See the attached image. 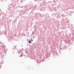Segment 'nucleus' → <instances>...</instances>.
<instances>
[{"instance_id": "obj_1", "label": "nucleus", "mask_w": 74, "mask_h": 74, "mask_svg": "<svg viewBox=\"0 0 74 74\" xmlns=\"http://www.w3.org/2000/svg\"><path fill=\"white\" fill-rule=\"evenodd\" d=\"M29 43H31V42H31V41L30 40H29Z\"/></svg>"}, {"instance_id": "obj_2", "label": "nucleus", "mask_w": 74, "mask_h": 74, "mask_svg": "<svg viewBox=\"0 0 74 74\" xmlns=\"http://www.w3.org/2000/svg\"><path fill=\"white\" fill-rule=\"evenodd\" d=\"M32 41H33V40H31Z\"/></svg>"}]
</instances>
